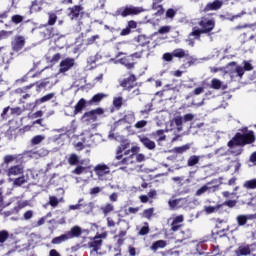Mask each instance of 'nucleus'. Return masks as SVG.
I'll list each match as a JSON object with an SVG mask.
<instances>
[{"mask_svg":"<svg viewBox=\"0 0 256 256\" xmlns=\"http://www.w3.org/2000/svg\"><path fill=\"white\" fill-rule=\"evenodd\" d=\"M129 142H122L116 149L115 160L118 161V165H123L120 169L125 171L127 166L134 165L135 156L139 153L140 148L138 146H132Z\"/></svg>","mask_w":256,"mask_h":256,"instance_id":"nucleus-1","label":"nucleus"},{"mask_svg":"<svg viewBox=\"0 0 256 256\" xmlns=\"http://www.w3.org/2000/svg\"><path fill=\"white\" fill-rule=\"evenodd\" d=\"M145 53V49L136 46V52L130 54L128 57H123L119 60L120 64L126 67L129 71L135 69V65H137V59H141L143 54Z\"/></svg>","mask_w":256,"mask_h":256,"instance_id":"nucleus-2","label":"nucleus"},{"mask_svg":"<svg viewBox=\"0 0 256 256\" xmlns=\"http://www.w3.org/2000/svg\"><path fill=\"white\" fill-rule=\"evenodd\" d=\"M198 25L204 35H211V31L215 29V20L209 19L207 17H202L198 22Z\"/></svg>","mask_w":256,"mask_h":256,"instance_id":"nucleus-3","label":"nucleus"},{"mask_svg":"<svg viewBox=\"0 0 256 256\" xmlns=\"http://www.w3.org/2000/svg\"><path fill=\"white\" fill-rule=\"evenodd\" d=\"M143 11L145 10L142 7L126 6L125 8L117 10L116 15L129 17L130 15H139V13H143Z\"/></svg>","mask_w":256,"mask_h":256,"instance_id":"nucleus-4","label":"nucleus"},{"mask_svg":"<svg viewBox=\"0 0 256 256\" xmlns=\"http://www.w3.org/2000/svg\"><path fill=\"white\" fill-rule=\"evenodd\" d=\"M120 87H122L124 91L135 89V87H137V76H135V74H130L127 78L120 81Z\"/></svg>","mask_w":256,"mask_h":256,"instance_id":"nucleus-5","label":"nucleus"},{"mask_svg":"<svg viewBox=\"0 0 256 256\" xmlns=\"http://www.w3.org/2000/svg\"><path fill=\"white\" fill-rule=\"evenodd\" d=\"M26 39L25 36L16 35L14 40L11 42L12 51L19 53L25 47Z\"/></svg>","mask_w":256,"mask_h":256,"instance_id":"nucleus-6","label":"nucleus"},{"mask_svg":"<svg viewBox=\"0 0 256 256\" xmlns=\"http://www.w3.org/2000/svg\"><path fill=\"white\" fill-rule=\"evenodd\" d=\"M256 251V244H247L239 246L238 249L235 251L236 256H247L255 253Z\"/></svg>","mask_w":256,"mask_h":256,"instance_id":"nucleus-7","label":"nucleus"},{"mask_svg":"<svg viewBox=\"0 0 256 256\" xmlns=\"http://www.w3.org/2000/svg\"><path fill=\"white\" fill-rule=\"evenodd\" d=\"M94 172L96 173L98 179L103 181L105 179V175H109L111 173V169L107 164H98L94 167Z\"/></svg>","mask_w":256,"mask_h":256,"instance_id":"nucleus-8","label":"nucleus"},{"mask_svg":"<svg viewBox=\"0 0 256 256\" xmlns=\"http://www.w3.org/2000/svg\"><path fill=\"white\" fill-rule=\"evenodd\" d=\"M103 113H105V110H103V108H96L94 110L85 112L82 116V119H85L88 122H95L97 121V115H103Z\"/></svg>","mask_w":256,"mask_h":256,"instance_id":"nucleus-9","label":"nucleus"},{"mask_svg":"<svg viewBox=\"0 0 256 256\" xmlns=\"http://www.w3.org/2000/svg\"><path fill=\"white\" fill-rule=\"evenodd\" d=\"M193 237V233L191 232V229L186 228L183 230H180L176 235V243H183V241H187V239H191Z\"/></svg>","mask_w":256,"mask_h":256,"instance_id":"nucleus-10","label":"nucleus"},{"mask_svg":"<svg viewBox=\"0 0 256 256\" xmlns=\"http://www.w3.org/2000/svg\"><path fill=\"white\" fill-rule=\"evenodd\" d=\"M241 139L242 147H245V145H251L256 141L255 132H253V130H250L247 133L241 134Z\"/></svg>","mask_w":256,"mask_h":256,"instance_id":"nucleus-11","label":"nucleus"},{"mask_svg":"<svg viewBox=\"0 0 256 256\" xmlns=\"http://www.w3.org/2000/svg\"><path fill=\"white\" fill-rule=\"evenodd\" d=\"M75 66V59L66 58L60 62L59 73H67L69 69Z\"/></svg>","mask_w":256,"mask_h":256,"instance_id":"nucleus-12","label":"nucleus"},{"mask_svg":"<svg viewBox=\"0 0 256 256\" xmlns=\"http://www.w3.org/2000/svg\"><path fill=\"white\" fill-rule=\"evenodd\" d=\"M138 139L142 145L148 149L149 151H153L157 145L155 144V141L151 140L149 137L145 135H139Z\"/></svg>","mask_w":256,"mask_h":256,"instance_id":"nucleus-13","label":"nucleus"},{"mask_svg":"<svg viewBox=\"0 0 256 256\" xmlns=\"http://www.w3.org/2000/svg\"><path fill=\"white\" fill-rule=\"evenodd\" d=\"M183 221H185V217L183 215L176 216L170 224V231H173V233L179 231V229L183 227V224H181Z\"/></svg>","mask_w":256,"mask_h":256,"instance_id":"nucleus-14","label":"nucleus"},{"mask_svg":"<svg viewBox=\"0 0 256 256\" xmlns=\"http://www.w3.org/2000/svg\"><path fill=\"white\" fill-rule=\"evenodd\" d=\"M245 41H254L256 43V24L250 26L243 34Z\"/></svg>","mask_w":256,"mask_h":256,"instance_id":"nucleus-15","label":"nucleus"},{"mask_svg":"<svg viewBox=\"0 0 256 256\" xmlns=\"http://www.w3.org/2000/svg\"><path fill=\"white\" fill-rule=\"evenodd\" d=\"M23 173H25V169L22 165H14L7 170L8 177H17V175H23Z\"/></svg>","mask_w":256,"mask_h":256,"instance_id":"nucleus-16","label":"nucleus"},{"mask_svg":"<svg viewBox=\"0 0 256 256\" xmlns=\"http://www.w3.org/2000/svg\"><path fill=\"white\" fill-rule=\"evenodd\" d=\"M223 7V0H214L213 2L208 3L204 7V13H208V11H219Z\"/></svg>","mask_w":256,"mask_h":256,"instance_id":"nucleus-17","label":"nucleus"},{"mask_svg":"<svg viewBox=\"0 0 256 256\" xmlns=\"http://www.w3.org/2000/svg\"><path fill=\"white\" fill-rule=\"evenodd\" d=\"M136 28H137V21L129 20L126 28L121 30L120 36L127 37V35H131V33L133 32V29H136Z\"/></svg>","mask_w":256,"mask_h":256,"instance_id":"nucleus-18","label":"nucleus"},{"mask_svg":"<svg viewBox=\"0 0 256 256\" xmlns=\"http://www.w3.org/2000/svg\"><path fill=\"white\" fill-rule=\"evenodd\" d=\"M229 149H233L234 147H243V142L241 138V133L237 132L234 137L228 142Z\"/></svg>","mask_w":256,"mask_h":256,"instance_id":"nucleus-19","label":"nucleus"},{"mask_svg":"<svg viewBox=\"0 0 256 256\" xmlns=\"http://www.w3.org/2000/svg\"><path fill=\"white\" fill-rule=\"evenodd\" d=\"M68 11H70L68 17L73 21L81 15L83 7L81 5H74L73 7L68 8Z\"/></svg>","mask_w":256,"mask_h":256,"instance_id":"nucleus-20","label":"nucleus"},{"mask_svg":"<svg viewBox=\"0 0 256 256\" xmlns=\"http://www.w3.org/2000/svg\"><path fill=\"white\" fill-rule=\"evenodd\" d=\"M107 97L105 93L95 94L89 101H87L88 107H93V105H99Z\"/></svg>","mask_w":256,"mask_h":256,"instance_id":"nucleus-21","label":"nucleus"},{"mask_svg":"<svg viewBox=\"0 0 256 256\" xmlns=\"http://www.w3.org/2000/svg\"><path fill=\"white\" fill-rule=\"evenodd\" d=\"M81 227L79 226H73L70 231L66 232V237H68V239H75V237H81Z\"/></svg>","mask_w":256,"mask_h":256,"instance_id":"nucleus-22","label":"nucleus"},{"mask_svg":"<svg viewBox=\"0 0 256 256\" xmlns=\"http://www.w3.org/2000/svg\"><path fill=\"white\" fill-rule=\"evenodd\" d=\"M87 100L85 98H81L74 107V115H78V113H82L83 109L87 107Z\"/></svg>","mask_w":256,"mask_h":256,"instance_id":"nucleus-23","label":"nucleus"},{"mask_svg":"<svg viewBox=\"0 0 256 256\" xmlns=\"http://www.w3.org/2000/svg\"><path fill=\"white\" fill-rule=\"evenodd\" d=\"M101 245H103V240H101V236H96L94 241L90 243V247L93 249L92 253H97L99 249H101Z\"/></svg>","mask_w":256,"mask_h":256,"instance_id":"nucleus-24","label":"nucleus"},{"mask_svg":"<svg viewBox=\"0 0 256 256\" xmlns=\"http://www.w3.org/2000/svg\"><path fill=\"white\" fill-rule=\"evenodd\" d=\"M153 139H156L158 143H161V141H165L167 139V136L165 135V130L159 129L154 132H152Z\"/></svg>","mask_w":256,"mask_h":256,"instance_id":"nucleus-25","label":"nucleus"},{"mask_svg":"<svg viewBox=\"0 0 256 256\" xmlns=\"http://www.w3.org/2000/svg\"><path fill=\"white\" fill-rule=\"evenodd\" d=\"M100 211L102 212V215H104V217H107V215H110V213H113L115 211V206L111 203H106L105 205L100 207Z\"/></svg>","mask_w":256,"mask_h":256,"instance_id":"nucleus-26","label":"nucleus"},{"mask_svg":"<svg viewBox=\"0 0 256 256\" xmlns=\"http://www.w3.org/2000/svg\"><path fill=\"white\" fill-rule=\"evenodd\" d=\"M40 35L45 40L53 39V37H55V29H53V28H46V29H44L43 31L40 32Z\"/></svg>","mask_w":256,"mask_h":256,"instance_id":"nucleus-27","label":"nucleus"},{"mask_svg":"<svg viewBox=\"0 0 256 256\" xmlns=\"http://www.w3.org/2000/svg\"><path fill=\"white\" fill-rule=\"evenodd\" d=\"M165 247H167V241L165 240H157L155 242H153V244L151 245L150 249L151 251H157L158 249H165Z\"/></svg>","mask_w":256,"mask_h":256,"instance_id":"nucleus-28","label":"nucleus"},{"mask_svg":"<svg viewBox=\"0 0 256 256\" xmlns=\"http://www.w3.org/2000/svg\"><path fill=\"white\" fill-rule=\"evenodd\" d=\"M229 67H235L234 68V73H237L238 77H243V75H245V69L241 66L237 65V62H230L228 64Z\"/></svg>","mask_w":256,"mask_h":256,"instance_id":"nucleus-29","label":"nucleus"},{"mask_svg":"<svg viewBox=\"0 0 256 256\" xmlns=\"http://www.w3.org/2000/svg\"><path fill=\"white\" fill-rule=\"evenodd\" d=\"M191 149V144H185L183 146L174 147L172 149V153H177L179 155H183V153H187Z\"/></svg>","mask_w":256,"mask_h":256,"instance_id":"nucleus-30","label":"nucleus"},{"mask_svg":"<svg viewBox=\"0 0 256 256\" xmlns=\"http://www.w3.org/2000/svg\"><path fill=\"white\" fill-rule=\"evenodd\" d=\"M53 97H55V93H48L44 96H42L39 99L35 100V105H41L42 103H47V101H51V99H53Z\"/></svg>","mask_w":256,"mask_h":256,"instance_id":"nucleus-31","label":"nucleus"},{"mask_svg":"<svg viewBox=\"0 0 256 256\" xmlns=\"http://www.w3.org/2000/svg\"><path fill=\"white\" fill-rule=\"evenodd\" d=\"M64 241H69V238L67 237L66 233L53 238L51 243L52 245H61V243H64Z\"/></svg>","mask_w":256,"mask_h":256,"instance_id":"nucleus-32","label":"nucleus"},{"mask_svg":"<svg viewBox=\"0 0 256 256\" xmlns=\"http://www.w3.org/2000/svg\"><path fill=\"white\" fill-rule=\"evenodd\" d=\"M61 58H62L61 53H56L52 57L47 56L46 60L48 61V63H51V65H57V63L61 61Z\"/></svg>","mask_w":256,"mask_h":256,"instance_id":"nucleus-33","label":"nucleus"},{"mask_svg":"<svg viewBox=\"0 0 256 256\" xmlns=\"http://www.w3.org/2000/svg\"><path fill=\"white\" fill-rule=\"evenodd\" d=\"M236 221H237L238 227H243L247 225V221H249V216L243 215V214L238 215L236 217Z\"/></svg>","mask_w":256,"mask_h":256,"instance_id":"nucleus-34","label":"nucleus"},{"mask_svg":"<svg viewBox=\"0 0 256 256\" xmlns=\"http://www.w3.org/2000/svg\"><path fill=\"white\" fill-rule=\"evenodd\" d=\"M173 55L174 57H177L178 59H183V57H188L189 54H187V52H185V50L183 48H177L175 50H173Z\"/></svg>","mask_w":256,"mask_h":256,"instance_id":"nucleus-35","label":"nucleus"},{"mask_svg":"<svg viewBox=\"0 0 256 256\" xmlns=\"http://www.w3.org/2000/svg\"><path fill=\"white\" fill-rule=\"evenodd\" d=\"M13 181V187H21L27 183V179H25V175H22L18 178H15Z\"/></svg>","mask_w":256,"mask_h":256,"instance_id":"nucleus-36","label":"nucleus"},{"mask_svg":"<svg viewBox=\"0 0 256 256\" xmlns=\"http://www.w3.org/2000/svg\"><path fill=\"white\" fill-rule=\"evenodd\" d=\"M201 35H205V33L201 30V28H193L192 32L189 34L190 37H194V39H201Z\"/></svg>","mask_w":256,"mask_h":256,"instance_id":"nucleus-37","label":"nucleus"},{"mask_svg":"<svg viewBox=\"0 0 256 256\" xmlns=\"http://www.w3.org/2000/svg\"><path fill=\"white\" fill-rule=\"evenodd\" d=\"M243 187L248 190L256 189V178L245 181Z\"/></svg>","mask_w":256,"mask_h":256,"instance_id":"nucleus-38","label":"nucleus"},{"mask_svg":"<svg viewBox=\"0 0 256 256\" xmlns=\"http://www.w3.org/2000/svg\"><path fill=\"white\" fill-rule=\"evenodd\" d=\"M222 85H223V82H221V80H219L217 78H213L211 80L210 87H211V89L219 90V89H221Z\"/></svg>","mask_w":256,"mask_h":256,"instance_id":"nucleus-39","label":"nucleus"},{"mask_svg":"<svg viewBox=\"0 0 256 256\" xmlns=\"http://www.w3.org/2000/svg\"><path fill=\"white\" fill-rule=\"evenodd\" d=\"M43 141H45V136L36 135L31 139L30 143L31 145H39L40 143H43Z\"/></svg>","mask_w":256,"mask_h":256,"instance_id":"nucleus-40","label":"nucleus"},{"mask_svg":"<svg viewBox=\"0 0 256 256\" xmlns=\"http://www.w3.org/2000/svg\"><path fill=\"white\" fill-rule=\"evenodd\" d=\"M25 17L15 14L11 17V22L14 23V25H19V23H23Z\"/></svg>","mask_w":256,"mask_h":256,"instance_id":"nucleus-41","label":"nucleus"},{"mask_svg":"<svg viewBox=\"0 0 256 256\" xmlns=\"http://www.w3.org/2000/svg\"><path fill=\"white\" fill-rule=\"evenodd\" d=\"M81 203H83V198L79 199L77 204H75V205H70V206H69V209H70L71 211H77V210H81V207H87V206H88V205H83V204H81Z\"/></svg>","mask_w":256,"mask_h":256,"instance_id":"nucleus-42","label":"nucleus"},{"mask_svg":"<svg viewBox=\"0 0 256 256\" xmlns=\"http://www.w3.org/2000/svg\"><path fill=\"white\" fill-rule=\"evenodd\" d=\"M68 163L71 166H75L79 163V156L77 154H71L68 158Z\"/></svg>","mask_w":256,"mask_h":256,"instance_id":"nucleus-43","label":"nucleus"},{"mask_svg":"<svg viewBox=\"0 0 256 256\" xmlns=\"http://www.w3.org/2000/svg\"><path fill=\"white\" fill-rule=\"evenodd\" d=\"M197 163H199V156L193 155L188 159L187 165L188 167H194Z\"/></svg>","mask_w":256,"mask_h":256,"instance_id":"nucleus-44","label":"nucleus"},{"mask_svg":"<svg viewBox=\"0 0 256 256\" xmlns=\"http://www.w3.org/2000/svg\"><path fill=\"white\" fill-rule=\"evenodd\" d=\"M221 207H229L230 209H233V207H237V200H227L224 201Z\"/></svg>","mask_w":256,"mask_h":256,"instance_id":"nucleus-45","label":"nucleus"},{"mask_svg":"<svg viewBox=\"0 0 256 256\" xmlns=\"http://www.w3.org/2000/svg\"><path fill=\"white\" fill-rule=\"evenodd\" d=\"M33 87H35V83H32L30 85L24 86L22 88H18L16 89V93H19L20 95H23V93H27L28 89H33Z\"/></svg>","mask_w":256,"mask_h":256,"instance_id":"nucleus-46","label":"nucleus"},{"mask_svg":"<svg viewBox=\"0 0 256 256\" xmlns=\"http://www.w3.org/2000/svg\"><path fill=\"white\" fill-rule=\"evenodd\" d=\"M81 205H88V206H81V209L84 213H91L93 211V203H83L81 202Z\"/></svg>","mask_w":256,"mask_h":256,"instance_id":"nucleus-47","label":"nucleus"},{"mask_svg":"<svg viewBox=\"0 0 256 256\" xmlns=\"http://www.w3.org/2000/svg\"><path fill=\"white\" fill-rule=\"evenodd\" d=\"M221 206L220 204L216 205V206H208L205 208V211L208 213V214H211V213H217V211H219V209H221Z\"/></svg>","mask_w":256,"mask_h":256,"instance_id":"nucleus-48","label":"nucleus"},{"mask_svg":"<svg viewBox=\"0 0 256 256\" xmlns=\"http://www.w3.org/2000/svg\"><path fill=\"white\" fill-rule=\"evenodd\" d=\"M149 231H150L149 223L146 222L145 225L141 227L138 234L142 236L149 235Z\"/></svg>","mask_w":256,"mask_h":256,"instance_id":"nucleus-49","label":"nucleus"},{"mask_svg":"<svg viewBox=\"0 0 256 256\" xmlns=\"http://www.w3.org/2000/svg\"><path fill=\"white\" fill-rule=\"evenodd\" d=\"M46 205H50L51 207H57V205H59V199L56 196H50L49 201Z\"/></svg>","mask_w":256,"mask_h":256,"instance_id":"nucleus-50","label":"nucleus"},{"mask_svg":"<svg viewBox=\"0 0 256 256\" xmlns=\"http://www.w3.org/2000/svg\"><path fill=\"white\" fill-rule=\"evenodd\" d=\"M113 105L116 109H121V107H123V97L114 98Z\"/></svg>","mask_w":256,"mask_h":256,"instance_id":"nucleus-51","label":"nucleus"},{"mask_svg":"<svg viewBox=\"0 0 256 256\" xmlns=\"http://www.w3.org/2000/svg\"><path fill=\"white\" fill-rule=\"evenodd\" d=\"M9 239V232L7 230L0 231V243H5Z\"/></svg>","mask_w":256,"mask_h":256,"instance_id":"nucleus-52","label":"nucleus"},{"mask_svg":"<svg viewBox=\"0 0 256 256\" xmlns=\"http://www.w3.org/2000/svg\"><path fill=\"white\" fill-rule=\"evenodd\" d=\"M154 211H155L154 208L145 209L143 211V217H145V219H151V217H153Z\"/></svg>","mask_w":256,"mask_h":256,"instance_id":"nucleus-53","label":"nucleus"},{"mask_svg":"<svg viewBox=\"0 0 256 256\" xmlns=\"http://www.w3.org/2000/svg\"><path fill=\"white\" fill-rule=\"evenodd\" d=\"M31 129H33V125H26L18 130V135H25V133H29Z\"/></svg>","mask_w":256,"mask_h":256,"instance_id":"nucleus-54","label":"nucleus"},{"mask_svg":"<svg viewBox=\"0 0 256 256\" xmlns=\"http://www.w3.org/2000/svg\"><path fill=\"white\" fill-rule=\"evenodd\" d=\"M55 23H57V14L49 13L48 25L53 26Z\"/></svg>","mask_w":256,"mask_h":256,"instance_id":"nucleus-55","label":"nucleus"},{"mask_svg":"<svg viewBox=\"0 0 256 256\" xmlns=\"http://www.w3.org/2000/svg\"><path fill=\"white\" fill-rule=\"evenodd\" d=\"M207 191H209V187L207 185H204L196 191L195 195L196 197H201V195L207 193Z\"/></svg>","mask_w":256,"mask_h":256,"instance_id":"nucleus-56","label":"nucleus"},{"mask_svg":"<svg viewBox=\"0 0 256 256\" xmlns=\"http://www.w3.org/2000/svg\"><path fill=\"white\" fill-rule=\"evenodd\" d=\"M174 123L176 127H178V130L181 131V127L183 126V117L177 116L174 118Z\"/></svg>","mask_w":256,"mask_h":256,"instance_id":"nucleus-57","label":"nucleus"},{"mask_svg":"<svg viewBox=\"0 0 256 256\" xmlns=\"http://www.w3.org/2000/svg\"><path fill=\"white\" fill-rule=\"evenodd\" d=\"M139 213V207H129L128 210H125V215H135Z\"/></svg>","mask_w":256,"mask_h":256,"instance_id":"nucleus-58","label":"nucleus"},{"mask_svg":"<svg viewBox=\"0 0 256 256\" xmlns=\"http://www.w3.org/2000/svg\"><path fill=\"white\" fill-rule=\"evenodd\" d=\"M128 253L129 256H137L139 255V250H137V248H135L134 246L130 245L128 246Z\"/></svg>","mask_w":256,"mask_h":256,"instance_id":"nucleus-59","label":"nucleus"},{"mask_svg":"<svg viewBox=\"0 0 256 256\" xmlns=\"http://www.w3.org/2000/svg\"><path fill=\"white\" fill-rule=\"evenodd\" d=\"M13 35V31L2 30L0 31V39H7Z\"/></svg>","mask_w":256,"mask_h":256,"instance_id":"nucleus-60","label":"nucleus"},{"mask_svg":"<svg viewBox=\"0 0 256 256\" xmlns=\"http://www.w3.org/2000/svg\"><path fill=\"white\" fill-rule=\"evenodd\" d=\"M33 210H27L24 214H23V219L24 221H29L30 219H33Z\"/></svg>","mask_w":256,"mask_h":256,"instance_id":"nucleus-61","label":"nucleus"},{"mask_svg":"<svg viewBox=\"0 0 256 256\" xmlns=\"http://www.w3.org/2000/svg\"><path fill=\"white\" fill-rule=\"evenodd\" d=\"M31 11H41V6H39V0L32 1Z\"/></svg>","mask_w":256,"mask_h":256,"instance_id":"nucleus-62","label":"nucleus"},{"mask_svg":"<svg viewBox=\"0 0 256 256\" xmlns=\"http://www.w3.org/2000/svg\"><path fill=\"white\" fill-rule=\"evenodd\" d=\"M48 83L49 82H45V81H43V82H35L34 84L35 85H37V88H36V91H41V89H45V87H47V85H48Z\"/></svg>","mask_w":256,"mask_h":256,"instance_id":"nucleus-63","label":"nucleus"},{"mask_svg":"<svg viewBox=\"0 0 256 256\" xmlns=\"http://www.w3.org/2000/svg\"><path fill=\"white\" fill-rule=\"evenodd\" d=\"M85 171V167L83 166H77L73 171L72 173L74 175H82V173Z\"/></svg>","mask_w":256,"mask_h":256,"instance_id":"nucleus-64","label":"nucleus"}]
</instances>
